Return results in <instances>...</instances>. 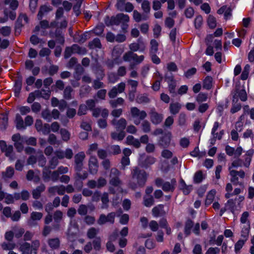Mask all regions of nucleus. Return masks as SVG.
I'll return each mask as SVG.
<instances>
[{"label":"nucleus","instance_id":"45","mask_svg":"<svg viewBox=\"0 0 254 254\" xmlns=\"http://www.w3.org/2000/svg\"><path fill=\"white\" fill-rule=\"evenodd\" d=\"M151 48L150 53L151 54H156L158 51V42L155 40H151L150 41Z\"/></svg>","mask_w":254,"mask_h":254},{"label":"nucleus","instance_id":"37","mask_svg":"<svg viewBox=\"0 0 254 254\" xmlns=\"http://www.w3.org/2000/svg\"><path fill=\"white\" fill-rule=\"evenodd\" d=\"M71 47L73 54L84 55L86 52V49L84 48H81L76 44L72 45Z\"/></svg>","mask_w":254,"mask_h":254},{"label":"nucleus","instance_id":"13","mask_svg":"<svg viewBox=\"0 0 254 254\" xmlns=\"http://www.w3.org/2000/svg\"><path fill=\"white\" fill-rule=\"evenodd\" d=\"M126 84L124 82L118 84L116 86L114 87L109 92V96L110 98H115L118 94L121 93L125 90Z\"/></svg>","mask_w":254,"mask_h":254},{"label":"nucleus","instance_id":"24","mask_svg":"<svg viewBox=\"0 0 254 254\" xmlns=\"http://www.w3.org/2000/svg\"><path fill=\"white\" fill-rule=\"evenodd\" d=\"M225 206L227 209H230L233 213L235 211L240 210L238 207L237 203L235 200L230 199H229L225 204Z\"/></svg>","mask_w":254,"mask_h":254},{"label":"nucleus","instance_id":"22","mask_svg":"<svg viewBox=\"0 0 254 254\" xmlns=\"http://www.w3.org/2000/svg\"><path fill=\"white\" fill-rule=\"evenodd\" d=\"M163 118L162 114H159L155 112L152 111L150 114V119L152 123L154 124L157 125L160 124Z\"/></svg>","mask_w":254,"mask_h":254},{"label":"nucleus","instance_id":"21","mask_svg":"<svg viewBox=\"0 0 254 254\" xmlns=\"http://www.w3.org/2000/svg\"><path fill=\"white\" fill-rule=\"evenodd\" d=\"M216 191L214 190H212L208 192L205 200V204L206 205H209L213 201H216L219 199L218 197H216Z\"/></svg>","mask_w":254,"mask_h":254},{"label":"nucleus","instance_id":"33","mask_svg":"<svg viewBox=\"0 0 254 254\" xmlns=\"http://www.w3.org/2000/svg\"><path fill=\"white\" fill-rule=\"evenodd\" d=\"M15 123L16 127L19 129H25V126H24V123L23 122L22 118L19 114H17L15 117Z\"/></svg>","mask_w":254,"mask_h":254},{"label":"nucleus","instance_id":"26","mask_svg":"<svg viewBox=\"0 0 254 254\" xmlns=\"http://www.w3.org/2000/svg\"><path fill=\"white\" fill-rule=\"evenodd\" d=\"M126 143L127 145H131L138 148L140 146V142L138 139L134 138L132 135H128L126 138Z\"/></svg>","mask_w":254,"mask_h":254},{"label":"nucleus","instance_id":"46","mask_svg":"<svg viewBox=\"0 0 254 254\" xmlns=\"http://www.w3.org/2000/svg\"><path fill=\"white\" fill-rule=\"evenodd\" d=\"M41 27L43 28H47L50 27H55L57 25V23L55 21L52 22L50 24L47 20H43L40 22Z\"/></svg>","mask_w":254,"mask_h":254},{"label":"nucleus","instance_id":"38","mask_svg":"<svg viewBox=\"0 0 254 254\" xmlns=\"http://www.w3.org/2000/svg\"><path fill=\"white\" fill-rule=\"evenodd\" d=\"M181 108V105L178 103H172L170 105V111L171 114H177Z\"/></svg>","mask_w":254,"mask_h":254},{"label":"nucleus","instance_id":"56","mask_svg":"<svg viewBox=\"0 0 254 254\" xmlns=\"http://www.w3.org/2000/svg\"><path fill=\"white\" fill-rule=\"evenodd\" d=\"M11 29L9 27L4 26L0 27V34L3 36H7L10 33Z\"/></svg>","mask_w":254,"mask_h":254},{"label":"nucleus","instance_id":"17","mask_svg":"<svg viewBox=\"0 0 254 254\" xmlns=\"http://www.w3.org/2000/svg\"><path fill=\"white\" fill-rule=\"evenodd\" d=\"M112 123L117 130L124 131L127 126V121L124 118H121L119 120L114 119L112 121Z\"/></svg>","mask_w":254,"mask_h":254},{"label":"nucleus","instance_id":"12","mask_svg":"<svg viewBox=\"0 0 254 254\" xmlns=\"http://www.w3.org/2000/svg\"><path fill=\"white\" fill-rule=\"evenodd\" d=\"M43 217L41 212L33 211L30 214V217L27 221V224L30 227H33L37 224V222L40 220Z\"/></svg>","mask_w":254,"mask_h":254},{"label":"nucleus","instance_id":"53","mask_svg":"<svg viewBox=\"0 0 254 254\" xmlns=\"http://www.w3.org/2000/svg\"><path fill=\"white\" fill-rule=\"evenodd\" d=\"M207 99V95L203 93H200L197 95L196 97V101L198 103H200L203 102H205Z\"/></svg>","mask_w":254,"mask_h":254},{"label":"nucleus","instance_id":"55","mask_svg":"<svg viewBox=\"0 0 254 254\" xmlns=\"http://www.w3.org/2000/svg\"><path fill=\"white\" fill-rule=\"evenodd\" d=\"M242 165V163L241 160L240 159H236L233 161L231 165L229 167V171H230V168H231V170H234L233 168L241 167Z\"/></svg>","mask_w":254,"mask_h":254},{"label":"nucleus","instance_id":"7","mask_svg":"<svg viewBox=\"0 0 254 254\" xmlns=\"http://www.w3.org/2000/svg\"><path fill=\"white\" fill-rule=\"evenodd\" d=\"M129 48L132 53L137 51L143 52L146 49V44L142 38L140 37L138 39L136 42L129 44Z\"/></svg>","mask_w":254,"mask_h":254},{"label":"nucleus","instance_id":"64","mask_svg":"<svg viewBox=\"0 0 254 254\" xmlns=\"http://www.w3.org/2000/svg\"><path fill=\"white\" fill-rule=\"evenodd\" d=\"M172 152L168 149H164L161 152V156L166 159L171 158L172 157Z\"/></svg>","mask_w":254,"mask_h":254},{"label":"nucleus","instance_id":"15","mask_svg":"<svg viewBox=\"0 0 254 254\" xmlns=\"http://www.w3.org/2000/svg\"><path fill=\"white\" fill-rule=\"evenodd\" d=\"M225 151L228 155L230 156L234 155L235 157L238 158L243 152V148L241 147H238L235 149L233 147L227 145Z\"/></svg>","mask_w":254,"mask_h":254},{"label":"nucleus","instance_id":"2","mask_svg":"<svg viewBox=\"0 0 254 254\" xmlns=\"http://www.w3.org/2000/svg\"><path fill=\"white\" fill-rule=\"evenodd\" d=\"M85 158V154L83 152H80L74 156L75 168L76 175L79 179H85L88 176L86 171L81 173L83 168V161Z\"/></svg>","mask_w":254,"mask_h":254},{"label":"nucleus","instance_id":"29","mask_svg":"<svg viewBox=\"0 0 254 254\" xmlns=\"http://www.w3.org/2000/svg\"><path fill=\"white\" fill-rule=\"evenodd\" d=\"M171 138V133L170 132H168L164 135V136L162 138L159 142L160 144L164 147L168 146L170 143Z\"/></svg>","mask_w":254,"mask_h":254},{"label":"nucleus","instance_id":"23","mask_svg":"<svg viewBox=\"0 0 254 254\" xmlns=\"http://www.w3.org/2000/svg\"><path fill=\"white\" fill-rule=\"evenodd\" d=\"M176 185V181L175 179H172L171 183L168 182L164 183L162 189L165 191H172L174 190Z\"/></svg>","mask_w":254,"mask_h":254},{"label":"nucleus","instance_id":"9","mask_svg":"<svg viewBox=\"0 0 254 254\" xmlns=\"http://www.w3.org/2000/svg\"><path fill=\"white\" fill-rule=\"evenodd\" d=\"M144 154L141 155L138 160V165L142 168H147L156 162V158L152 156H148L144 160Z\"/></svg>","mask_w":254,"mask_h":254},{"label":"nucleus","instance_id":"28","mask_svg":"<svg viewBox=\"0 0 254 254\" xmlns=\"http://www.w3.org/2000/svg\"><path fill=\"white\" fill-rule=\"evenodd\" d=\"M14 171L12 167H8L5 171L2 172V177L4 180L11 179L14 175Z\"/></svg>","mask_w":254,"mask_h":254},{"label":"nucleus","instance_id":"27","mask_svg":"<svg viewBox=\"0 0 254 254\" xmlns=\"http://www.w3.org/2000/svg\"><path fill=\"white\" fill-rule=\"evenodd\" d=\"M250 230V223H248L246 225H244L242 227L241 231V237L242 239L247 240L249 237Z\"/></svg>","mask_w":254,"mask_h":254},{"label":"nucleus","instance_id":"61","mask_svg":"<svg viewBox=\"0 0 254 254\" xmlns=\"http://www.w3.org/2000/svg\"><path fill=\"white\" fill-rule=\"evenodd\" d=\"M124 102V100L122 98H118L116 100H112L110 102V104L113 107H117L118 105H122Z\"/></svg>","mask_w":254,"mask_h":254},{"label":"nucleus","instance_id":"30","mask_svg":"<svg viewBox=\"0 0 254 254\" xmlns=\"http://www.w3.org/2000/svg\"><path fill=\"white\" fill-rule=\"evenodd\" d=\"M45 190V186L44 185H41L34 190L32 191V195L34 198L38 199L41 195V193Z\"/></svg>","mask_w":254,"mask_h":254},{"label":"nucleus","instance_id":"31","mask_svg":"<svg viewBox=\"0 0 254 254\" xmlns=\"http://www.w3.org/2000/svg\"><path fill=\"white\" fill-rule=\"evenodd\" d=\"M118 236V233L114 232L110 237V241H109L107 243V249L108 251L111 252H113L115 250V247L111 242V241H114L117 239Z\"/></svg>","mask_w":254,"mask_h":254},{"label":"nucleus","instance_id":"54","mask_svg":"<svg viewBox=\"0 0 254 254\" xmlns=\"http://www.w3.org/2000/svg\"><path fill=\"white\" fill-rule=\"evenodd\" d=\"M207 23L209 27L211 28H214L216 26V20L213 16H209L207 19Z\"/></svg>","mask_w":254,"mask_h":254},{"label":"nucleus","instance_id":"8","mask_svg":"<svg viewBox=\"0 0 254 254\" xmlns=\"http://www.w3.org/2000/svg\"><path fill=\"white\" fill-rule=\"evenodd\" d=\"M59 173L57 171L51 172L47 168H45L43 172V178L45 182L52 181H57L59 179Z\"/></svg>","mask_w":254,"mask_h":254},{"label":"nucleus","instance_id":"40","mask_svg":"<svg viewBox=\"0 0 254 254\" xmlns=\"http://www.w3.org/2000/svg\"><path fill=\"white\" fill-rule=\"evenodd\" d=\"M48 244L51 249H56L60 246V241L58 238L51 239L49 240Z\"/></svg>","mask_w":254,"mask_h":254},{"label":"nucleus","instance_id":"42","mask_svg":"<svg viewBox=\"0 0 254 254\" xmlns=\"http://www.w3.org/2000/svg\"><path fill=\"white\" fill-rule=\"evenodd\" d=\"M250 68V66L249 64H246L245 66L241 75V79L242 80H246L248 78Z\"/></svg>","mask_w":254,"mask_h":254},{"label":"nucleus","instance_id":"52","mask_svg":"<svg viewBox=\"0 0 254 254\" xmlns=\"http://www.w3.org/2000/svg\"><path fill=\"white\" fill-rule=\"evenodd\" d=\"M98 230L95 228L92 227L90 228L87 233L88 238L89 239L94 238L98 233Z\"/></svg>","mask_w":254,"mask_h":254},{"label":"nucleus","instance_id":"36","mask_svg":"<svg viewBox=\"0 0 254 254\" xmlns=\"http://www.w3.org/2000/svg\"><path fill=\"white\" fill-rule=\"evenodd\" d=\"M16 246V244L12 242V241H8V242H3L1 244V248L4 250H12L15 248Z\"/></svg>","mask_w":254,"mask_h":254},{"label":"nucleus","instance_id":"19","mask_svg":"<svg viewBox=\"0 0 254 254\" xmlns=\"http://www.w3.org/2000/svg\"><path fill=\"white\" fill-rule=\"evenodd\" d=\"M36 96H42L45 98H49L50 96V91L49 90H48L45 96L42 95V93L39 90H37L34 92L31 93L27 98V102L29 103L33 102L34 101Z\"/></svg>","mask_w":254,"mask_h":254},{"label":"nucleus","instance_id":"44","mask_svg":"<svg viewBox=\"0 0 254 254\" xmlns=\"http://www.w3.org/2000/svg\"><path fill=\"white\" fill-rule=\"evenodd\" d=\"M133 17L134 20L136 22H139L142 20H146L147 16L144 15L142 16L137 11H133Z\"/></svg>","mask_w":254,"mask_h":254},{"label":"nucleus","instance_id":"48","mask_svg":"<svg viewBox=\"0 0 254 254\" xmlns=\"http://www.w3.org/2000/svg\"><path fill=\"white\" fill-rule=\"evenodd\" d=\"M13 230L15 237L17 238L21 237L24 233V230L22 228L15 227L13 228Z\"/></svg>","mask_w":254,"mask_h":254},{"label":"nucleus","instance_id":"39","mask_svg":"<svg viewBox=\"0 0 254 254\" xmlns=\"http://www.w3.org/2000/svg\"><path fill=\"white\" fill-rule=\"evenodd\" d=\"M60 134L63 141H67L70 137V132L65 128H62L60 130Z\"/></svg>","mask_w":254,"mask_h":254},{"label":"nucleus","instance_id":"25","mask_svg":"<svg viewBox=\"0 0 254 254\" xmlns=\"http://www.w3.org/2000/svg\"><path fill=\"white\" fill-rule=\"evenodd\" d=\"M164 205L159 204L152 209V213L154 216L158 217L166 214V212L163 209Z\"/></svg>","mask_w":254,"mask_h":254},{"label":"nucleus","instance_id":"50","mask_svg":"<svg viewBox=\"0 0 254 254\" xmlns=\"http://www.w3.org/2000/svg\"><path fill=\"white\" fill-rule=\"evenodd\" d=\"M141 8L145 13H149L150 10L149 2L146 0H143L141 4Z\"/></svg>","mask_w":254,"mask_h":254},{"label":"nucleus","instance_id":"3","mask_svg":"<svg viewBox=\"0 0 254 254\" xmlns=\"http://www.w3.org/2000/svg\"><path fill=\"white\" fill-rule=\"evenodd\" d=\"M39 246V241L34 240L32 242L31 246L27 242L20 245L19 249L22 254H37Z\"/></svg>","mask_w":254,"mask_h":254},{"label":"nucleus","instance_id":"11","mask_svg":"<svg viewBox=\"0 0 254 254\" xmlns=\"http://www.w3.org/2000/svg\"><path fill=\"white\" fill-rule=\"evenodd\" d=\"M120 173L119 171L116 168H112L111 170L110 177L111 180L110 184L114 186L118 187L121 184V181L119 179Z\"/></svg>","mask_w":254,"mask_h":254},{"label":"nucleus","instance_id":"41","mask_svg":"<svg viewBox=\"0 0 254 254\" xmlns=\"http://www.w3.org/2000/svg\"><path fill=\"white\" fill-rule=\"evenodd\" d=\"M125 136V133L124 131L120 130L119 133L114 132L111 133L112 138L114 140H121Z\"/></svg>","mask_w":254,"mask_h":254},{"label":"nucleus","instance_id":"60","mask_svg":"<svg viewBox=\"0 0 254 254\" xmlns=\"http://www.w3.org/2000/svg\"><path fill=\"white\" fill-rule=\"evenodd\" d=\"M141 128L144 132H148L150 130V123L147 121H144L141 124Z\"/></svg>","mask_w":254,"mask_h":254},{"label":"nucleus","instance_id":"16","mask_svg":"<svg viewBox=\"0 0 254 254\" xmlns=\"http://www.w3.org/2000/svg\"><path fill=\"white\" fill-rule=\"evenodd\" d=\"M89 170L91 174H96L98 172V162L96 157L91 156L89 160Z\"/></svg>","mask_w":254,"mask_h":254},{"label":"nucleus","instance_id":"58","mask_svg":"<svg viewBox=\"0 0 254 254\" xmlns=\"http://www.w3.org/2000/svg\"><path fill=\"white\" fill-rule=\"evenodd\" d=\"M101 200H102V208L104 209V208H106L108 206V203L109 202V199H108V194L107 193H104L102 197H101Z\"/></svg>","mask_w":254,"mask_h":254},{"label":"nucleus","instance_id":"5","mask_svg":"<svg viewBox=\"0 0 254 254\" xmlns=\"http://www.w3.org/2000/svg\"><path fill=\"white\" fill-rule=\"evenodd\" d=\"M130 114L134 119L133 122L136 125H139L141 120L147 117V114L144 111L140 110L136 107H132L130 109Z\"/></svg>","mask_w":254,"mask_h":254},{"label":"nucleus","instance_id":"32","mask_svg":"<svg viewBox=\"0 0 254 254\" xmlns=\"http://www.w3.org/2000/svg\"><path fill=\"white\" fill-rule=\"evenodd\" d=\"M51 10V8L50 6L46 5L41 6L37 15L38 18L39 19H42L45 14L47 13Z\"/></svg>","mask_w":254,"mask_h":254},{"label":"nucleus","instance_id":"1","mask_svg":"<svg viewBox=\"0 0 254 254\" xmlns=\"http://www.w3.org/2000/svg\"><path fill=\"white\" fill-rule=\"evenodd\" d=\"M131 175L132 178L129 183L130 187L135 189L144 185L147 178V174L144 171L135 167L131 172Z\"/></svg>","mask_w":254,"mask_h":254},{"label":"nucleus","instance_id":"43","mask_svg":"<svg viewBox=\"0 0 254 254\" xmlns=\"http://www.w3.org/2000/svg\"><path fill=\"white\" fill-rule=\"evenodd\" d=\"M204 178V175L201 171H198L195 173L193 177V181L195 183H200Z\"/></svg>","mask_w":254,"mask_h":254},{"label":"nucleus","instance_id":"14","mask_svg":"<svg viewBox=\"0 0 254 254\" xmlns=\"http://www.w3.org/2000/svg\"><path fill=\"white\" fill-rule=\"evenodd\" d=\"M115 217V214L113 212L109 213L107 216L104 214H101L97 222L99 225H103L106 222L113 223L114 222Z\"/></svg>","mask_w":254,"mask_h":254},{"label":"nucleus","instance_id":"63","mask_svg":"<svg viewBox=\"0 0 254 254\" xmlns=\"http://www.w3.org/2000/svg\"><path fill=\"white\" fill-rule=\"evenodd\" d=\"M90 46L91 48H100L101 46V44L100 43V41L98 38L94 39L90 43Z\"/></svg>","mask_w":254,"mask_h":254},{"label":"nucleus","instance_id":"34","mask_svg":"<svg viewBox=\"0 0 254 254\" xmlns=\"http://www.w3.org/2000/svg\"><path fill=\"white\" fill-rule=\"evenodd\" d=\"M78 231V226L75 222H73L72 221H70V226L68 230V236L69 239V235H73L77 233Z\"/></svg>","mask_w":254,"mask_h":254},{"label":"nucleus","instance_id":"59","mask_svg":"<svg viewBox=\"0 0 254 254\" xmlns=\"http://www.w3.org/2000/svg\"><path fill=\"white\" fill-rule=\"evenodd\" d=\"M249 216V213L247 211H245L243 212L241 215L240 221L241 223L245 224L246 225L248 222L250 223L248 221V217Z\"/></svg>","mask_w":254,"mask_h":254},{"label":"nucleus","instance_id":"18","mask_svg":"<svg viewBox=\"0 0 254 254\" xmlns=\"http://www.w3.org/2000/svg\"><path fill=\"white\" fill-rule=\"evenodd\" d=\"M229 172L230 176L232 177V182L237 181L239 177L241 179H243L245 177V173L242 170L237 171L235 170H231V168H230Z\"/></svg>","mask_w":254,"mask_h":254},{"label":"nucleus","instance_id":"4","mask_svg":"<svg viewBox=\"0 0 254 254\" xmlns=\"http://www.w3.org/2000/svg\"><path fill=\"white\" fill-rule=\"evenodd\" d=\"M129 16L127 14L120 13L116 16H112L109 20L105 21V23L107 25H118L123 23H127L129 21Z\"/></svg>","mask_w":254,"mask_h":254},{"label":"nucleus","instance_id":"47","mask_svg":"<svg viewBox=\"0 0 254 254\" xmlns=\"http://www.w3.org/2000/svg\"><path fill=\"white\" fill-rule=\"evenodd\" d=\"M193 226L192 221L189 220L187 221L185 227V233L187 236H188L190 233V230Z\"/></svg>","mask_w":254,"mask_h":254},{"label":"nucleus","instance_id":"62","mask_svg":"<svg viewBox=\"0 0 254 254\" xmlns=\"http://www.w3.org/2000/svg\"><path fill=\"white\" fill-rule=\"evenodd\" d=\"M7 123V118L6 116L2 115L0 117V128L1 129H5L6 128V126Z\"/></svg>","mask_w":254,"mask_h":254},{"label":"nucleus","instance_id":"49","mask_svg":"<svg viewBox=\"0 0 254 254\" xmlns=\"http://www.w3.org/2000/svg\"><path fill=\"white\" fill-rule=\"evenodd\" d=\"M48 141L49 143L52 145H59L60 143V141L57 140V137L54 134H50L49 135Z\"/></svg>","mask_w":254,"mask_h":254},{"label":"nucleus","instance_id":"6","mask_svg":"<svg viewBox=\"0 0 254 254\" xmlns=\"http://www.w3.org/2000/svg\"><path fill=\"white\" fill-rule=\"evenodd\" d=\"M143 56H138L131 52L126 53L123 56V59L126 62H133L135 64H139L144 60Z\"/></svg>","mask_w":254,"mask_h":254},{"label":"nucleus","instance_id":"57","mask_svg":"<svg viewBox=\"0 0 254 254\" xmlns=\"http://www.w3.org/2000/svg\"><path fill=\"white\" fill-rule=\"evenodd\" d=\"M42 117L48 122H50L52 120L51 114L48 110H45L42 112Z\"/></svg>","mask_w":254,"mask_h":254},{"label":"nucleus","instance_id":"35","mask_svg":"<svg viewBox=\"0 0 254 254\" xmlns=\"http://www.w3.org/2000/svg\"><path fill=\"white\" fill-rule=\"evenodd\" d=\"M180 187L185 194H188L192 190V186H187L183 180L180 182Z\"/></svg>","mask_w":254,"mask_h":254},{"label":"nucleus","instance_id":"51","mask_svg":"<svg viewBox=\"0 0 254 254\" xmlns=\"http://www.w3.org/2000/svg\"><path fill=\"white\" fill-rule=\"evenodd\" d=\"M246 241L247 240L245 239H241L236 243L235 245V250L236 252H239L242 248Z\"/></svg>","mask_w":254,"mask_h":254},{"label":"nucleus","instance_id":"20","mask_svg":"<svg viewBox=\"0 0 254 254\" xmlns=\"http://www.w3.org/2000/svg\"><path fill=\"white\" fill-rule=\"evenodd\" d=\"M254 150L253 149H249L248 150L245 156V159L243 162V165L246 167H249L250 166L251 161H252V158L254 155Z\"/></svg>","mask_w":254,"mask_h":254},{"label":"nucleus","instance_id":"10","mask_svg":"<svg viewBox=\"0 0 254 254\" xmlns=\"http://www.w3.org/2000/svg\"><path fill=\"white\" fill-rule=\"evenodd\" d=\"M12 139L14 142V146L18 152L23 150V144L25 143L24 136H21L19 133L14 134L12 136Z\"/></svg>","mask_w":254,"mask_h":254}]
</instances>
